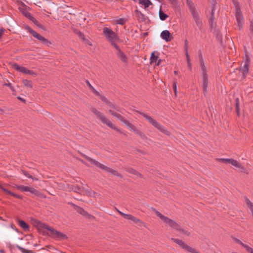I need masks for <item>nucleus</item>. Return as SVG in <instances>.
<instances>
[{
    "instance_id": "72a5a7b5",
    "label": "nucleus",
    "mask_w": 253,
    "mask_h": 253,
    "mask_svg": "<svg viewBox=\"0 0 253 253\" xmlns=\"http://www.w3.org/2000/svg\"><path fill=\"white\" fill-rule=\"evenodd\" d=\"M185 55H186L187 61L190 60V56L188 54V50H187V48L185 49Z\"/></svg>"
},
{
    "instance_id": "4be33fe9",
    "label": "nucleus",
    "mask_w": 253,
    "mask_h": 253,
    "mask_svg": "<svg viewBox=\"0 0 253 253\" xmlns=\"http://www.w3.org/2000/svg\"><path fill=\"white\" fill-rule=\"evenodd\" d=\"M2 189L6 194L12 195V196L16 197V198H21L20 196L17 195L16 194L12 193V192H10V191L7 190L4 188H2Z\"/></svg>"
},
{
    "instance_id": "412c9836",
    "label": "nucleus",
    "mask_w": 253,
    "mask_h": 253,
    "mask_svg": "<svg viewBox=\"0 0 253 253\" xmlns=\"http://www.w3.org/2000/svg\"><path fill=\"white\" fill-rule=\"evenodd\" d=\"M18 224L19 225L25 230L29 229V226L23 220H19Z\"/></svg>"
},
{
    "instance_id": "423d86ee",
    "label": "nucleus",
    "mask_w": 253,
    "mask_h": 253,
    "mask_svg": "<svg viewBox=\"0 0 253 253\" xmlns=\"http://www.w3.org/2000/svg\"><path fill=\"white\" fill-rule=\"evenodd\" d=\"M202 69V87L203 91L206 92L208 86V78L206 74V67L203 63L201 64Z\"/></svg>"
},
{
    "instance_id": "6ab92c4d",
    "label": "nucleus",
    "mask_w": 253,
    "mask_h": 253,
    "mask_svg": "<svg viewBox=\"0 0 253 253\" xmlns=\"http://www.w3.org/2000/svg\"><path fill=\"white\" fill-rule=\"evenodd\" d=\"M134 1H138L139 3L144 6L145 8H147L152 4V3L150 0H133Z\"/></svg>"
},
{
    "instance_id": "a18cd8bd",
    "label": "nucleus",
    "mask_w": 253,
    "mask_h": 253,
    "mask_svg": "<svg viewBox=\"0 0 253 253\" xmlns=\"http://www.w3.org/2000/svg\"><path fill=\"white\" fill-rule=\"evenodd\" d=\"M23 174L26 175V176L28 177H30V176H29V175L25 171L23 172Z\"/></svg>"
},
{
    "instance_id": "a19ab883",
    "label": "nucleus",
    "mask_w": 253,
    "mask_h": 253,
    "mask_svg": "<svg viewBox=\"0 0 253 253\" xmlns=\"http://www.w3.org/2000/svg\"><path fill=\"white\" fill-rule=\"evenodd\" d=\"M119 213L122 216H123L125 218H126V215H127L126 214H125L120 211H119Z\"/></svg>"
},
{
    "instance_id": "cd10ccee",
    "label": "nucleus",
    "mask_w": 253,
    "mask_h": 253,
    "mask_svg": "<svg viewBox=\"0 0 253 253\" xmlns=\"http://www.w3.org/2000/svg\"><path fill=\"white\" fill-rule=\"evenodd\" d=\"M29 32L35 37L37 38V37L38 36L39 34L37 33L36 32L32 30L31 28L28 27L27 28Z\"/></svg>"
},
{
    "instance_id": "39448f33",
    "label": "nucleus",
    "mask_w": 253,
    "mask_h": 253,
    "mask_svg": "<svg viewBox=\"0 0 253 253\" xmlns=\"http://www.w3.org/2000/svg\"><path fill=\"white\" fill-rule=\"evenodd\" d=\"M11 67L17 72L22 73L25 75H30L35 76L36 74L33 71L28 69L25 67L21 66L16 63H12L11 64Z\"/></svg>"
},
{
    "instance_id": "2eb2a0df",
    "label": "nucleus",
    "mask_w": 253,
    "mask_h": 253,
    "mask_svg": "<svg viewBox=\"0 0 253 253\" xmlns=\"http://www.w3.org/2000/svg\"><path fill=\"white\" fill-rule=\"evenodd\" d=\"M161 60L158 59V55L157 53L153 52L150 57L151 64H155V65L159 66L160 64Z\"/></svg>"
},
{
    "instance_id": "9d476101",
    "label": "nucleus",
    "mask_w": 253,
    "mask_h": 253,
    "mask_svg": "<svg viewBox=\"0 0 253 253\" xmlns=\"http://www.w3.org/2000/svg\"><path fill=\"white\" fill-rule=\"evenodd\" d=\"M88 161L90 162L91 164H93L98 168H100L109 172H111L114 175H117V172L115 170H114L109 168L106 167V166H104L101 164L99 163L98 162L95 161V160H93L91 159H89Z\"/></svg>"
},
{
    "instance_id": "7c9ffc66",
    "label": "nucleus",
    "mask_w": 253,
    "mask_h": 253,
    "mask_svg": "<svg viewBox=\"0 0 253 253\" xmlns=\"http://www.w3.org/2000/svg\"><path fill=\"white\" fill-rule=\"evenodd\" d=\"M110 113L112 115L118 118H120L121 117V115L117 113V112H115L114 111H112L110 110Z\"/></svg>"
},
{
    "instance_id": "7ed1b4c3",
    "label": "nucleus",
    "mask_w": 253,
    "mask_h": 253,
    "mask_svg": "<svg viewBox=\"0 0 253 253\" xmlns=\"http://www.w3.org/2000/svg\"><path fill=\"white\" fill-rule=\"evenodd\" d=\"M103 33L107 39L111 42L114 46V44H116V42H118L119 40L117 35L108 28H104L103 29Z\"/></svg>"
},
{
    "instance_id": "a211bd4d",
    "label": "nucleus",
    "mask_w": 253,
    "mask_h": 253,
    "mask_svg": "<svg viewBox=\"0 0 253 253\" xmlns=\"http://www.w3.org/2000/svg\"><path fill=\"white\" fill-rule=\"evenodd\" d=\"M229 164L234 166L236 168L239 169L241 171L244 170V168L236 160L231 159Z\"/></svg>"
},
{
    "instance_id": "c9c22d12",
    "label": "nucleus",
    "mask_w": 253,
    "mask_h": 253,
    "mask_svg": "<svg viewBox=\"0 0 253 253\" xmlns=\"http://www.w3.org/2000/svg\"><path fill=\"white\" fill-rule=\"evenodd\" d=\"M171 3H172L173 5H175L177 3V0H169Z\"/></svg>"
},
{
    "instance_id": "c756f323",
    "label": "nucleus",
    "mask_w": 253,
    "mask_h": 253,
    "mask_svg": "<svg viewBox=\"0 0 253 253\" xmlns=\"http://www.w3.org/2000/svg\"><path fill=\"white\" fill-rule=\"evenodd\" d=\"M36 39H38L42 42H45L47 41V40L44 38L39 34L37 37Z\"/></svg>"
},
{
    "instance_id": "ddd939ff",
    "label": "nucleus",
    "mask_w": 253,
    "mask_h": 253,
    "mask_svg": "<svg viewBox=\"0 0 253 253\" xmlns=\"http://www.w3.org/2000/svg\"><path fill=\"white\" fill-rule=\"evenodd\" d=\"M161 37L165 41L169 42L172 40L173 37L168 30H164L161 34Z\"/></svg>"
},
{
    "instance_id": "9b49d317",
    "label": "nucleus",
    "mask_w": 253,
    "mask_h": 253,
    "mask_svg": "<svg viewBox=\"0 0 253 253\" xmlns=\"http://www.w3.org/2000/svg\"><path fill=\"white\" fill-rule=\"evenodd\" d=\"M93 112L100 118L104 124H106L108 126L113 129H116L114 125L109 120L105 118L99 111L95 109H93Z\"/></svg>"
},
{
    "instance_id": "5701e85b",
    "label": "nucleus",
    "mask_w": 253,
    "mask_h": 253,
    "mask_svg": "<svg viewBox=\"0 0 253 253\" xmlns=\"http://www.w3.org/2000/svg\"><path fill=\"white\" fill-rule=\"evenodd\" d=\"M14 187L17 188V189L21 191L27 192V190H28V186L22 185H15Z\"/></svg>"
},
{
    "instance_id": "b1692460",
    "label": "nucleus",
    "mask_w": 253,
    "mask_h": 253,
    "mask_svg": "<svg viewBox=\"0 0 253 253\" xmlns=\"http://www.w3.org/2000/svg\"><path fill=\"white\" fill-rule=\"evenodd\" d=\"M159 17L161 20H165L168 18V15L160 10L159 11Z\"/></svg>"
},
{
    "instance_id": "393cba45",
    "label": "nucleus",
    "mask_w": 253,
    "mask_h": 253,
    "mask_svg": "<svg viewBox=\"0 0 253 253\" xmlns=\"http://www.w3.org/2000/svg\"><path fill=\"white\" fill-rule=\"evenodd\" d=\"M27 192H30V193L36 195H39L40 193V192L38 190L30 187H28V190H27Z\"/></svg>"
},
{
    "instance_id": "1a4fd4ad",
    "label": "nucleus",
    "mask_w": 253,
    "mask_h": 253,
    "mask_svg": "<svg viewBox=\"0 0 253 253\" xmlns=\"http://www.w3.org/2000/svg\"><path fill=\"white\" fill-rule=\"evenodd\" d=\"M73 190L77 193H81L82 194H86L91 197H95L97 193L94 192L91 190H84L83 188L75 187Z\"/></svg>"
},
{
    "instance_id": "ea45409f",
    "label": "nucleus",
    "mask_w": 253,
    "mask_h": 253,
    "mask_svg": "<svg viewBox=\"0 0 253 253\" xmlns=\"http://www.w3.org/2000/svg\"><path fill=\"white\" fill-rule=\"evenodd\" d=\"M21 251L23 253H30V251H27V250H25V249H24L23 248H21Z\"/></svg>"
},
{
    "instance_id": "e433bc0d",
    "label": "nucleus",
    "mask_w": 253,
    "mask_h": 253,
    "mask_svg": "<svg viewBox=\"0 0 253 253\" xmlns=\"http://www.w3.org/2000/svg\"><path fill=\"white\" fill-rule=\"evenodd\" d=\"M24 15H25L26 17H28V18H30V19H31V18H33V17L31 15H30V14L29 12H26V13H24Z\"/></svg>"
},
{
    "instance_id": "aec40b11",
    "label": "nucleus",
    "mask_w": 253,
    "mask_h": 253,
    "mask_svg": "<svg viewBox=\"0 0 253 253\" xmlns=\"http://www.w3.org/2000/svg\"><path fill=\"white\" fill-rule=\"evenodd\" d=\"M126 218L132 221L134 223H138L140 222V220L139 219L132 216L131 214H127V215H126Z\"/></svg>"
},
{
    "instance_id": "37998d69",
    "label": "nucleus",
    "mask_w": 253,
    "mask_h": 253,
    "mask_svg": "<svg viewBox=\"0 0 253 253\" xmlns=\"http://www.w3.org/2000/svg\"><path fill=\"white\" fill-rule=\"evenodd\" d=\"M4 31H5V29L4 28H1L0 29V34L2 35L3 33H4Z\"/></svg>"
},
{
    "instance_id": "a878e982",
    "label": "nucleus",
    "mask_w": 253,
    "mask_h": 253,
    "mask_svg": "<svg viewBox=\"0 0 253 253\" xmlns=\"http://www.w3.org/2000/svg\"><path fill=\"white\" fill-rule=\"evenodd\" d=\"M23 83L25 86H26L28 87H32V83L30 81L24 80L23 81Z\"/></svg>"
},
{
    "instance_id": "de8ad7c7",
    "label": "nucleus",
    "mask_w": 253,
    "mask_h": 253,
    "mask_svg": "<svg viewBox=\"0 0 253 253\" xmlns=\"http://www.w3.org/2000/svg\"><path fill=\"white\" fill-rule=\"evenodd\" d=\"M174 74H175V75H177L178 72H177V71H175L174 72Z\"/></svg>"
},
{
    "instance_id": "f8f14e48",
    "label": "nucleus",
    "mask_w": 253,
    "mask_h": 253,
    "mask_svg": "<svg viewBox=\"0 0 253 253\" xmlns=\"http://www.w3.org/2000/svg\"><path fill=\"white\" fill-rule=\"evenodd\" d=\"M236 18L239 29H241L243 26L244 19L241 10L238 8L236 9Z\"/></svg>"
},
{
    "instance_id": "dca6fc26",
    "label": "nucleus",
    "mask_w": 253,
    "mask_h": 253,
    "mask_svg": "<svg viewBox=\"0 0 253 253\" xmlns=\"http://www.w3.org/2000/svg\"><path fill=\"white\" fill-rule=\"evenodd\" d=\"M235 242L243 247L248 253H253V248L249 246L248 245L242 242L238 239H236Z\"/></svg>"
},
{
    "instance_id": "49530a36",
    "label": "nucleus",
    "mask_w": 253,
    "mask_h": 253,
    "mask_svg": "<svg viewBox=\"0 0 253 253\" xmlns=\"http://www.w3.org/2000/svg\"><path fill=\"white\" fill-rule=\"evenodd\" d=\"M132 172L135 174H136V173H137V171H136L135 170H132Z\"/></svg>"
},
{
    "instance_id": "4468645a",
    "label": "nucleus",
    "mask_w": 253,
    "mask_h": 253,
    "mask_svg": "<svg viewBox=\"0 0 253 253\" xmlns=\"http://www.w3.org/2000/svg\"><path fill=\"white\" fill-rule=\"evenodd\" d=\"M114 47L117 50L118 57L124 62H127V59L126 55L120 50L119 46L116 44H114Z\"/></svg>"
},
{
    "instance_id": "0eeeda50",
    "label": "nucleus",
    "mask_w": 253,
    "mask_h": 253,
    "mask_svg": "<svg viewBox=\"0 0 253 253\" xmlns=\"http://www.w3.org/2000/svg\"><path fill=\"white\" fill-rule=\"evenodd\" d=\"M188 5L193 18L194 19L197 25L199 26L201 24V21L200 19L198 12L196 10L194 4L192 2L188 1Z\"/></svg>"
},
{
    "instance_id": "c03bdc74",
    "label": "nucleus",
    "mask_w": 253,
    "mask_h": 253,
    "mask_svg": "<svg viewBox=\"0 0 253 253\" xmlns=\"http://www.w3.org/2000/svg\"><path fill=\"white\" fill-rule=\"evenodd\" d=\"M188 66L190 69L191 68V64L190 63V60L187 61Z\"/></svg>"
},
{
    "instance_id": "c85d7f7f",
    "label": "nucleus",
    "mask_w": 253,
    "mask_h": 253,
    "mask_svg": "<svg viewBox=\"0 0 253 253\" xmlns=\"http://www.w3.org/2000/svg\"><path fill=\"white\" fill-rule=\"evenodd\" d=\"M231 159H219L218 161L222 163L229 164Z\"/></svg>"
},
{
    "instance_id": "6e6552de",
    "label": "nucleus",
    "mask_w": 253,
    "mask_h": 253,
    "mask_svg": "<svg viewBox=\"0 0 253 253\" xmlns=\"http://www.w3.org/2000/svg\"><path fill=\"white\" fill-rule=\"evenodd\" d=\"M174 242L180 246L182 249L191 253H199L196 249L189 246L182 240L175 239Z\"/></svg>"
},
{
    "instance_id": "f3484780",
    "label": "nucleus",
    "mask_w": 253,
    "mask_h": 253,
    "mask_svg": "<svg viewBox=\"0 0 253 253\" xmlns=\"http://www.w3.org/2000/svg\"><path fill=\"white\" fill-rule=\"evenodd\" d=\"M249 64L250 62L249 60H247L244 63L243 67L240 69V71L242 73L244 77H245L248 72Z\"/></svg>"
},
{
    "instance_id": "79ce46f5",
    "label": "nucleus",
    "mask_w": 253,
    "mask_h": 253,
    "mask_svg": "<svg viewBox=\"0 0 253 253\" xmlns=\"http://www.w3.org/2000/svg\"><path fill=\"white\" fill-rule=\"evenodd\" d=\"M119 213L122 216H123L125 218H126V215H127L126 214H125L120 211H119Z\"/></svg>"
},
{
    "instance_id": "f704fd0d",
    "label": "nucleus",
    "mask_w": 253,
    "mask_h": 253,
    "mask_svg": "<svg viewBox=\"0 0 253 253\" xmlns=\"http://www.w3.org/2000/svg\"><path fill=\"white\" fill-rule=\"evenodd\" d=\"M173 90L174 91V93L175 94V95L176 94V92H177V87H176V82H174L173 84Z\"/></svg>"
},
{
    "instance_id": "20e7f679",
    "label": "nucleus",
    "mask_w": 253,
    "mask_h": 253,
    "mask_svg": "<svg viewBox=\"0 0 253 253\" xmlns=\"http://www.w3.org/2000/svg\"><path fill=\"white\" fill-rule=\"evenodd\" d=\"M144 117L148 120V121L151 123L153 126L159 129L161 131L167 135H169L170 132L167 130L163 126L160 125L156 120L152 118L151 117L145 115Z\"/></svg>"
},
{
    "instance_id": "4c0bfd02",
    "label": "nucleus",
    "mask_w": 253,
    "mask_h": 253,
    "mask_svg": "<svg viewBox=\"0 0 253 253\" xmlns=\"http://www.w3.org/2000/svg\"><path fill=\"white\" fill-rule=\"evenodd\" d=\"M127 126L132 130H134V126L130 123L127 124Z\"/></svg>"
},
{
    "instance_id": "58836bf2",
    "label": "nucleus",
    "mask_w": 253,
    "mask_h": 253,
    "mask_svg": "<svg viewBox=\"0 0 253 253\" xmlns=\"http://www.w3.org/2000/svg\"><path fill=\"white\" fill-rule=\"evenodd\" d=\"M78 212H79L80 213H81L82 214H84V213H85V211L82 208H79V209L78 210Z\"/></svg>"
},
{
    "instance_id": "bb28decb",
    "label": "nucleus",
    "mask_w": 253,
    "mask_h": 253,
    "mask_svg": "<svg viewBox=\"0 0 253 253\" xmlns=\"http://www.w3.org/2000/svg\"><path fill=\"white\" fill-rule=\"evenodd\" d=\"M29 32L35 37L37 38V37L38 36L39 34L37 33L36 32L32 30L31 28L28 27L27 28Z\"/></svg>"
},
{
    "instance_id": "f03ea898",
    "label": "nucleus",
    "mask_w": 253,
    "mask_h": 253,
    "mask_svg": "<svg viewBox=\"0 0 253 253\" xmlns=\"http://www.w3.org/2000/svg\"><path fill=\"white\" fill-rule=\"evenodd\" d=\"M156 214L158 216L164 223L169 225L171 228L181 232V233H183L187 236H189L190 233L186 231H184L181 229L179 225H178L175 221L169 218L168 217L162 215L160 212L158 211H156Z\"/></svg>"
},
{
    "instance_id": "f257e3e1",
    "label": "nucleus",
    "mask_w": 253,
    "mask_h": 253,
    "mask_svg": "<svg viewBox=\"0 0 253 253\" xmlns=\"http://www.w3.org/2000/svg\"><path fill=\"white\" fill-rule=\"evenodd\" d=\"M36 226L40 231L45 232L48 235L53 238L58 240H63L66 238L65 235L56 231L44 223L37 221Z\"/></svg>"
},
{
    "instance_id": "2f4dec72",
    "label": "nucleus",
    "mask_w": 253,
    "mask_h": 253,
    "mask_svg": "<svg viewBox=\"0 0 253 253\" xmlns=\"http://www.w3.org/2000/svg\"><path fill=\"white\" fill-rule=\"evenodd\" d=\"M116 23L120 25H124L125 23V20L124 19L120 18L117 20Z\"/></svg>"
},
{
    "instance_id": "473e14b6",
    "label": "nucleus",
    "mask_w": 253,
    "mask_h": 253,
    "mask_svg": "<svg viewBox=\"0 0 253 253\" xmlns=\"http://www.w3.org/2000/svg\"><path fill=\"white\" fill-rule=\"evenodd\" d=\"M251 35L253 36V22H252L250 27Z\"/></svg>"
},
{
    "instance_id": "09e8293b",
    "label": "nucleus",
    "mask_w": 253,
    "mask_h": 253,
    "mask_svg": "<svg viewBox=\"0 0 253 253\" xmlns=\"http://www.w3.org/2000/svg\"><path fill=\"white\" fill-rule=\"evenodd\" d=\"M2 36V35L1 34H0V38H1Z\"/></svg>"
}]
</instances>
